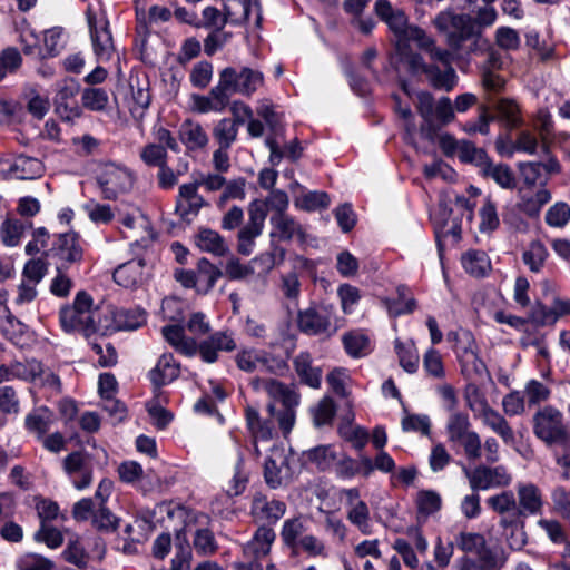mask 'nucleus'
<instances>
[{"instance_id": "1", "label": "nucleus", "mask_w": 570, "mask_h": 570, "mask_svg": "<svg viewBox=\"0 0 570 570\" xmlns=\"http://www.w3.org/2000/svg\"><path fill=\"white\" fill-rule=\"evenodd\" d=\"M498 18L493 7H482L473 19L466 13H455L452 9L439 12L433 24L439 32L444 33L446 45L459 52L481 53L489 47L482 29L491 27Z\"/></svg>"}, {"instance_id": "2", "label": "nucleus", "mask_w": 570, "mask_h": 570, "mask_svg": "<svg viewBox=\"0 0 570 570\" xmlns=\"http://www.w3.org/2000/svg\"><path fill=\"white\" fill-rule=\"evenodd\" d=\"M102 309L95 308L90 295L86 292L77 293L73 303L60 309V326L66 333H82L86 337L99 332L98 321Z\"/></svg>"}, {"instance_id": "3", "label": "nucleus", "mask_w": 570, "mask_h": 570, "mask_svg": "<svg viewBox=\"0 0 570 570\" xmlns=\"http://www.w3.org/2000/svg\"><path fill=\"white\" fill-rule=\"evenodd\" d=\"M255 14V23H261V8L256 0H227L222 12L215 7H206L203 10V23L205 28L222 31L226 23H239L249 21L250 14Z\"/></svg>"}, {"instance_id": "4", "label": "nucleus", "mask_w": 570, "mask_h": 570, "mask_svg": "<svg viewBox=\"0 0 570 570\" xmlns=\"http://www.w3.org/2000/svg\"><path fill=\"white\" fill-rule=\"evenodd\" d=\"M533 433L549 448L570 450V429L564 423L563 414L546 406L533 416Z\"/></svg>"}, {"instance_id": "5", "label": "nucleus", "mask_w": 570, "mask_h": 570, "mask_svg": "<svg viewBox=\"0 0 570 570\" xmlns=\"http://www.w3.org/2000/svg\"><path fill=\"white\" fill-rule=\"evenodd\" d=\"M376 14L389 26L395 35V68L399 70V62L403 61L405 56L412 53L409 41H414L413 30H422L416 26L407 23V17L402 10L393 9L387 0H377L375 3Z\"/></svg>"}, {"instance_id": "6", "label": "nucleus", "mask_w": 570, "mask_h": 570, "mask_svg": "<svg viewBox=\"0 0 570 570\" xmlns=\"http://www.w3.org/2000/svg\"><path fill=\"white\" fill-rule=\"evenodd\" d=\"M219 87L229 98L233 94L252 96L264 85V75L259 70L249 67L236 69L226 67L219 72Z\"/></svg>"}, {"instance_id": "7", "label": "nucleus", "mask_w": 570, "mask_h": 570, "mask_svg": "<svg viewBox=\"0 0 570 570\" xmlns=\"http://www.w3.org/2000/svg\"><path fill=\"white\" fill-rule=\"evenodd\" d=\"M147 321L146 312L140 307L102 309L98 321V330L101 335H109L118 331H135Z\"/></svg>"}, {"instance_id": "8", "label": "nucleus", "mask_w": 570, "mask_h": 570, "mask_svg": "<svg viewBox=\"0 0 570 570\" xmlns=\"http://www.w3.org/2000/svg\"><path fill=\"white\" fill-rule=\"evenodd\" d=\"M400 65H404L413 75L424 73L430 83L436 89L450 91L458 81L456 72L452 67L441 70L438 66L426 65L423 58L415 52L405 56L403 61L399 62Z\"/></svg>"}, {"instance_id": "9", "label": "nucleus", "mask_w": 570, "mask_h": 570, "mask_svg": "<svg viewBox=\"0 0 570 570\" xmlns=\"http://www.w3.org/2000/svg\"><path fill=\"white\" fill-rule=\"evenodd\" d=\"M473 492L495 488H507L512 482V475L504 465H478L474 469H463Z\"/></svg>"}, {"instance_id": "10", "label": "nucleus", "mask_w": 570, "mask_h": 570, "mask_svg": "<svg viewBox=\"0 0 570 570\" xmlns=\"http://www.w3.org/2000/svg\"><path fill=\"white\" fill-rule=\"evenodd\" d=\"M97 181L104 197L115 199L131 188L134 178L127 167L115 163H106L99 168Z\"/></svg>"}, {"instance_id": "11", "label": "nucleus", "mask_w": 570, "mask_h": 570, "mask_svg": "<svg viewBox=\"0 0 570 570\" xmlns=\"http://www.w3.org/2000/svg\"><path fill=\"white\" fill-rule=\"evenodd\" d=\"M337 498L344 504L348 522L358 529L362 534L372 533L371 513L367 503L362 500L357 488H344L337 492Z\"/></svg>"}, {"instance_id": "12", "label": "nucleus", "mask_w": 570, "mask_h": 570, "mask_svg": "<svg viewBox=\"0 0 570 570\" xmlns=\"http://www.w3.org/2000/svg\"><path fill=\"white\" fill-rule=\"evenodd\" d=\"M266 220V209L259 200H254L248 207V220L237 235V250L244 256L254 252L255 239L263 233Z\"/></svg>"}, {"instance_id": "13", "label": "nucleus", "mask_w": 570, "mask_h": 570, "mask_svg": "<svg viewBox=\"0 0 570 570\" xmlns=\"http://www.w3.org/2000/svg\"><path fill=\"white\" fill-rule=\"evenodd\" d=\"M239 370L245 372H254L257 368L274 374H282L286 368V362L279 357L256 348H244L239 351L235 357Z\"/></svg>"}, {"instance_id": "14", "label": "nucleus", "mask_w": 570, "mask_h": 570, "mask_svg": "<svg viewBox=\"0 0 570 570\" xmlns=\"http://www.w3.org/2000/svg\"><path fill=\"white\" fill-rule=\"evenodd\" d=\"M119 222L120 233L124 238L131 240V246L147 247L155 239L149 219L139 210L124 215Z\"/></svg>"}, {"instance_id": "15", "label": "nucleus", "mask_w": 570, "mask_h": 570, "mask_svg": "<svg viewBox=\"0 0 570 570\" xmlns=\"http://www.w3.org/2000/svg\"><path fill=\"white\" fill-rule=\"evenodd\" d=\"M332 313L326 307H308L297 316L298 328L308 335L331 336L336 332Z\"/></svg>"}, {"instance_id": "16", "label": "nucleus", "mask_w": 570, "mask_h": 570, "mask_svg": "<svg viewBox=\"0 0 570 570\" xmlns=\"http://www.w3.org/2000/svg\"><path fill=\"white\" fill-rule=\"evenodd\" d=\"M87 18L95 55L101 61L111 59L115 48L108 20L94 16L90 10L87 11Z\"/></svg>"}, {"instance_id": "17", "label": "nucleus", "mask_w": 570, "mask_h": 570, "mask_svg": "<svg viewBox=\"0 0 570 570\" xmlns=\"http://www.w3.org/2000/svg\"><path fill=\"white\" fill-rule=\"evenodd\" d=\"M521 179L527 186H544L549 177L560 173L561 166L554 157L546 161H522L518 165Z\"/></svg>"}, {"instance_id": "18", "label": "nucleus", "mask_w": 570, "mask_h": 570, "mask_svg": "<svg viewBox=\"0 0 570 570\" xmlns=\"http://www.w3.org/2000/svg\"><path fill=\"white\" fill-rule=\"evenodd\" d=\"M412 36L419 48L426 51L432 60L440 61L445 68L452 67L451 63L455 59H468L471 55L478 52H459L448 45L449 49L440 48L435 45V40L426 35L424 30H413Z\"/></svg>"}, {"instance_id": "19", "label": "nucleus", "mask_w": 570, "mask_h": 570, "mask_svg": "<svg viewBox=\"0 0 570 570\" xmlns=\"http://www.w3.org/2000/svg\"><path fill=\"white\" fill-rule=\"evenodd\" d=\"M487 504L501 517V527L507 529L508 525L520 524V509L518 508V502L512 491H502L489 497Z\"/></svg>"}, {"instance_id": "20", "label": "nucleus", "mask_w": 570, "mask_h": 570, "mask_svg": "<svg viewBox=\"0 0 570 570\" xmlns=\"http://www.w3.org/2000/svg\"><path fill=\"white\" fill-rule=\"evenodd\" d=\"M286 511V504L279 500H268L265 495L256 494L250 505L253 519L263 524L276 523Z\"/></svg>"}, {"instance_id": "21", "label": "nucleus", "mask_w": 570, "mask_h": 570, "mask_svg": "<svg viewBox=\"0 0 570 570\" xmlns=\"http://www.w3.org/2000/svg\"><path fill=\"white\" fill-rule=\"evenodd\" d=\"M518 508L520 509L521 520L527 515H538L542 512L543 497L541 490L531 482L518 483Z\"/></svg>"}, {"instance_id": "22", "label": "nucleus", "mask_w": 570, "mask_h": 570, "mask_svg": "<svg viewBox=\"0 0 570 570\" xmlns=\"http://www.w3.org/2000/svg\"><path fill=\"white\" fill-rule=\"evenodd\" d=\"M289 468L287 458L284 451L279 448L273 446L271 449V455L264 464V476L266 483L276 489L288 478Z\"/></svg>"}, {"instance_id": "23", "label": "nucleus", "mask_w": 570, "mask_h": 570, "mask_svg": "<svg viewBox=\"0 0 570 570\" xmlns=\"http://www.w3.org/2000/svg\"><path fill=\"white\" fill-rule=\"evenodd\" d=\"M334 471L337 478L342 480H351L357 474L365 478L370 476L374 471V466L372 460L367 456L354 460L347 455H338L334 465Z\"/></svg>"}, {"instance_id": "24", "label": "nucleus", "mask_w": 570, "mask_h": 570, "mask_svg": "<svg viewBox=\"0 0 570 570\" xmlns=\"http://www.w3.org/2000/svg\"><path fill=\"white\" fill-rule=\"evenodd\" d=\"M255 386L263 390L272 400L281 402L283 407L297 406L299 403V395L295 389L279 381L273 379L256 381Z\"/></svg>"}, {"instance_id": "25", "label": "nucleus", "mask_w": 570, "mask_h": 570, "mask_svg": "<svg viewBox=\"0 0 570 570\" xmlns=\"http://www.w3.org/2000/svg\"><path fill=\"white\" fill-rule=\"evenodd\" d=\"M255 386L263 390L272 400L281 402L283 407L297 406L299 403V395L295 389L279 381L273 379L256 381Z\"/></svg>"}, {"instance_id": "26", "label": "nucleus", "mask_w": 570, "mask_h": 570, "mask_svg": "<svg viewBox=\"0 0 570 570\" xmlns=\"http://www.w3.org/2000/svg\"><path fill=\"white\" fill-rule=\"evenodd\" d=\"M274 540L275 532L272 528L259 527L253 539L244 546V557L247 559H261L267 556Z\"/></svg>"}, {"instance_id": "27", "label": "nucleus", "mask_w": 570, "mask_h": 570, "mask_svg": "<svg viewBox=\"0 0 570 570\" xmlns=\"http://www.w3.org/2000/svg\"><path fill=\"white\" fill-rule=\"evenodd\" d=\"M179 139L187 150L204 149L209 141L208 135L199 122L185 120L179 127Z\"/></svg>"}, {"instance_id": "28", "label": "nucleus", "mask_w": 570, "mask_h": 570, "mask_svg": "<svg viewBox=\"0 0 570 570\" xmlns=\"http://www.w3.org/2000/svg\"><path fill=\"white\" fill-rule=\"evenodd\" d=\"M55 422V414L47 406H39L29 412L24 417L26 430L35 435L37 440L43 439V435L50 430Z\"/></svg>"}, {"instance_id": "29", "label": "nucleus", "mask_w": 570, "mask_h": 570, "mask_svg": "<svg viewBox=\"0 0 570 570\" xmlns=\"http://www.w3.org/2000/svg\"><path fill=\"white\" fill-rule=\"evenodd\" d=\"M271 224L275 229L271 236H277L282 240H305V232L303 226L293 217L286 214L273 215L271 217Z\"/></svg>"}, {"instance_id": "30", "label": "nucleus", "mask_w": 570, "mask_h": 570, "mask_svg": "<svg viewBox=\"0 0 570 570\" xmlns=\"http://www.w3.org/2000/svg\"><path fill=\"white\" fill-rule=\"evenodd\" d=\"M193 109L200 114L222 112L229 104L228 97L219 85L212 88L208 96L193 95Z\"/></svg>"}, {"instance_id": "31", "label": "nucleus", "mask_w": 570, "mask_h": 570, "mask_svg": "<svg viewBox=\"0 0 570 570\" xmlns=\"http://www.w3.org/2000/svg\"><path fill=\"white\" fill-rule=\"evenodd\" d=\"M161 334L177 352L191 356L197 352V343L185 335V330L179 324H169L161 328Z\"/></svg>"}, {"instance_id": "32", "label": "nucleus", "mask_w": 570, "mask_h": 570, "mask_svg": "<svg viewBox=\"0 0 570 570\" xmlns=\"http://www.w3.org/2000/svg\"><path fill=\"white\" fill-rule=\"evenodd\" d=\"M145 262L132 259L118 266L114 272L115 282L126 288L134 287L144 279Z\"/></svg>"}, {"instance_id": "33", "label": "nucleus", "mask_w": 570, "mask_h": 570, "mask_svg": "<svg viewBox=\"0 0 570 570\" xmlns=\"http://www.w3.org/2000/svg\"><path fill=\"white\" fill-rule=\"evenodd\" d=\"M179 365L171 354H163L156 366L149 372L150 381L156 386H163L178 377Z\"/></svg>"}, {"instance_id": "34", "label": "nucleus", "mask_w": 570, "mask_h": 570, "mask_svg": "<svg viewBox=\"0 0 570 570\" xmlns=\"http://www.w3.org/2000/svg\"><path fill=\"white\" fill-rule=\"evenodd\" d=\"M196 245L200 250L214 256H225L229 252L225 238L210 228H199L196 235Z\"/></svg>"}, {"instance_id": "35", "label": "nucleus", "mask_w": 570, "mask_h": 570, "mask_svg": "<svg viewBox=\"0 0 570 570\" xmlns=\"http://www.w3.org/2000/svg\"><path fill=\"white\" fill-rule=\"evenodd\" d=\"M479 419L483 425L499 435L505 444L514 443L515 435L513 429L510 426L505 417L497 410L490 407L489 410H485Z\"/></svg>"}, {"instance_id": "36", "label": "nucleus", "mask_w": 570, "mask_h": 570, "mask_svg": "<svg viewBox=\"0 0 570 570\" xmlns=\"http://www.w3.org/2000/svg\"><path fill=\"white\" fill-rule=\"evenodd\" d=\"M342 341L346 353L351 357H364L372 351L371 338L363 330L346 332L343 335Z\"/></svg>"}, {"instance_id": "37", "label": "nucleus", "mask_w": 570, "mask_h": 570, "mask_svg": "<svg viewBox=\"0 0 570 570\" xmlns=\"http://www.w3.org/2000/svg\"><path fill=\"white\" fill-rule=\"evenodd\" d=\"M452 210L448 208L446 204L440 202L436 209L431 213V217L436 224V233L443 236L451 235L454 240L460 239L461 227L456 219L451 218Z\"/></svg>"}, {"instance_id": "38", "label": "nucleus", "mask_w": 570, "mask_h": 570, "mask_svg": "<svg viewBox=\"0 0 570 570\" xmlns=\"http://www.w3.org/2000/svg\"><path fill=\"white\" fill-rule=\"evenodd\" d=\"M294 368L301 381L313 389L321 385V370L312 365L311 354L301 352L294 358Z\"/></svg>"}, {"instance_id": "39", "label": "nucleus", "mask_w": 570, "mask_h": 570, "mask_svg": "<svg viewBox=\"0 0 570 570\" xmlns=\"http://www.w3.org/2000/svg\"><path fill=\"white\" fill-rule=\"evenodd\" d=\"M394 350L399 358L400 366L407 373L414 374L419 368L420 356L413 341H394Z\"/></svg>"}, {"instance_id": "40", "label": "nucleus", "mask_w": 570, "mask_h": 570, "mask_svg": "<svg viewBox=\"0 0 570 570\" xmlns=\"http://www.w3.org/2000/svg\"><path fill=\"white\" fill-rule=\"evenodd\" d=\"M43 170L42 163L37 158L24 155L13 157V179H36Z\"/></svg>"}, {"instance_id": "41", "label": "nucleus", "mask_w": 570, "mask_h": 570, "mask_svg": "<svg viewBox=\"0 0 570 570\" xmlns=\"http://www.w3.org/2000/svg\"><path fill=\"white\" fill-rule=\"evenodd\" d=\"M56 254L67 263L79 262L82 249L75 234L65 233L58 236L55 247Z\"/></svg>"}, {"instance_id": "42", "label": "nucleus", "mask_w": 570, "mask_h": 570, "mask_svg": "<svg viewBox=\"0 0 570 570\" xmlns=\"http://www.w3.org/2000/svg\"><path fill=\"white\" fill-rule=\"evenodd\" d=\"M338 453L333 445H318L304 452L306 461L316 465L321 471L334 468Z\"/></svg>"}, {"instance_id": "43", "label": "nucleus", "mask_w": 570, "mask_h": 570, "mask_svg": "<svg viewBox=\"0 0 570 570\" xmlns=\"http://www.w3.org/2000/svg\"><path fill=\"white\" fill-rule=\"evenodd\" d=\"M197 293L207 294L222 276V272L207 258H200L197 264Z\"/></svg>"}, {"instance_id": "44", "label": "nucleus", "mask_w": 570, "mask_h": 570, "mask_svg": "<svg viewBox=\"0 0 570 570\" xmlns=\"http://www.w3.org/2000/svg\"><path fill=\"white\" fill-rule=\"evenodd\" d=\"M246 423L254 439V446L256 453L258 448L256 445L258 440L267 441L273 436V426L268 422H263L259 417L258 411L252 406L246 409Z\"/></svg>"}, {"instance_id": "45", "label": "nucleus", "mask_w": 570, "mask_h": 570, "mask_svg": "<svg viewBox=\"0 0 570 570\" xmlns=\"http://www.w3.org/2000/svg\"><path fill=\"white\" fill-rule=\"evenodd\" d=\"M550 199L551 195L544 188H541L531 195L521 188L519 208L528 216H537L540 213L542 206Z\"/></svg>"}, {"instance_id": "46", "label": "nucleus", "mask_w": 570, "mask_h": 570, "mask_svg": "<svg viewBox=\"0 0 570 570\" xmlns=\"http://www.w3.org/2000/svg\"><path fill=\"white\" fill-rule=\"evenodd\" d=\"M462 266L472 276H484L491 268L488 255L482 250H469L462 255Z\"/></svg>"}, {"instance_id": "47", "label": "nucleus", "mask_w": 570, "mask_h": 570, "mask_svg": "<svg viewBox=\"0 0 570 570\" xmlns=\"http://www.w3.org/2000/svg\"><path fill=\"white\" fill-rule=\"evenodd\" d=\"M445 431L450 442H456L471 431V422L469 414L456 411L449 414Z\"/></svg>"}, {"instance_id": "48", "label": "nucleus", "mask_w": 570, "mask_h": 570, "mask_svg": "<svg viewBox=\"0 0 570 570\" xmlns=\"http://www.w3.org/2000/svg\"><path fill=\"white\" fill-rule=\"evenodd\" d=\"M549 257L548 248L540 242H532L522 254L523 263L533 273H540Z\"/></svg>"}, {"instance_id": "49", "label": "nucleus", "mask_w": 570, "mask_h": 570, "mask_svg": "<svg viewBox=\"0 0 570 570\" xmlns=\"http://www.w3.org/2000/svg\"><path fill=\"white\" fill-rule=\"evenodd\" d=\"M497 118L508 128H515L521 124L520 109L515 101L502 98L495 104Z\"/></svg>"}, {"instance_id": "50", "label": "nucleus", "mask_w": 570, "mask_h": 570, "mask_svg": "<svg viewBox=\"0 0 570 570\" xmlns=\"http://www.w3.org/2000/svg\"><path fill=\"white\" fill-rule=\"evenodd\" d=\"M475 556L474 562L478 564V570H501L505 562L503 554L487 543Z\"/></svg>"}, {"instance_id": "51", "label": "nucleus", "mask_w": 570, "mask_h": 570, "mask_svg": "<svg viewBox=\"0 0 570 570\" xmlns=\"http://www.w3.org/2000/svg\"><path fill=\"white\" fill-rule=\"evenodd\" d=\"M482 169L485 176L491 177L502 188L514 187V175L508 165H493L488 159Z\"/></svg>"}, {"instance_id": "52", "label": "nucleus", "mask_w": 570, "mask_h": 570, "mask_svg": "<svg viewBox=\"0 0 570 570\" xmlns=\"http://www.w3.org/2000/svg\"><path fill=\"white\" fill-rule=\"evenodd\" d=\"M415 503L421 515L430 517L442 507L441 495L433 490H421L416 494Z\"/></svg>"}, {"instance_id": "53", "label": "nucleus", "mask_w": 570, "mask_h": 570, "mask_svg": "<svg viewBox=\"0 0 570 570\" xmlns=\"http://www.w3.org/2000/svg\"><path fill=\"white\" fill-rule=\"evenodd\" d=\"M238 135V126L232 119H220L213 129V136L223 148H230Z\"/></svg>"}, {"instance_id": "54", "label": "nucleus", "mask_w": 570, "mask_h": 570, "mask_svg": "<svg viewBox=\"0 0 570 570\" xmlns=\"http://www.w3.org/2000/svg\"><path fill=\"white\" fill-rule=\"evenodd\" d=\"M406 287L400 286L397 288L399 299H383L384 306L386 307L391 316H400L403 314H410L415 309L416 303L413 297H405Z\"/></svg>"}, {"instance_id": "55", "label": "nucleus", "mask_w": 570, "mask_h": 570, "mask_svg": "<svg viewBox=\"0 0 570 570\" xmlns=\"http://www.w3.org/2000/svg\"><path fill=\"white\" fill-rule=\"evenodd\" d=\"M423 370L425 374L434 380L445 377V367L442 355L435 348H429L423 355Z\"/></svg>"}, {"instance_id": "56", "label": "nucleus", "mask_w": 570, "mask_h": 570, "mask_svg": "<svg viewBox=\"0 0 570 570\" xmlns=\"http://www.w3.org/2000/svg\"><path fill=\"white\" fill-rule=\"evenodd\" d=\"M12 363L16 380L33 382L42 374V364L35 358L23 362L14 361Z\"/></svg>"}, {"instance_id": "57", "label": "nucleus", "mask_w": 570, "mask_h": 570, "mask_svg": "<svg viewBox=\"0 0 570 570\" xmlns=\"http://www.w3.org/2000/svg\"><path fill=\"white\" fill-rule=\"evenodd\" d=\"M108 101V94L102 88H86L81 95L82 106L92 111L104 110Z\"/></svg>"}, {"instance_id": "58", "label": "nucleus", "mask_w": 570, "mask_h": 570, "mask_svg": "<svg viewBox=\"0 0 570 570\" xmlns=\"http://www.w3.org/2000/svg\"><path fill=\"white\" fill-rule=\"evenodd\" d=\"M462 373L466 377L482 376L487 368L485 364L473 350H465L460 356Z\"/></svg>"}, {"instance_id": "59", "label": "nucleus", "mask_w": 570, "mask_h": 570, "mask_svg": "<svg viewBox=\"0 0 570 570\" xmlns=\"http://www.w3.org/2000/svg\"><path fill=\"white\" fill-rule=\"evenodd\" d=\"M22 63V57L18 49L8 47L0 52V80L16 72Z\"/></svg>"}, {"instance_id": "60", "label": "nucleus", "mask_w": 570, "mask_h": 570, "mask_svg": "<svg viewBox=\"0 0 570 570\" xmlns=\"http://www.w3.org/2000/svg\"><path fill=\"white\" fill-rule=\"evenodd\" d=\"M456 156L463 163H471L482 167L487 164L488 155L482 148L475 147L474 144L468 140H461Z\"/></svg>"}, {"instance_id": "61", "label": "nucleus", "mask_w": 570, "mask_h": 570, "mask_svg": "<svg viewBox=\"0 0 570 570\" xmlns=\"http://www.w3.org/2000/svg\"><path fill=\"white\" fill-rule=\"evenodd\" d=\"M456 546L465 553L476 554L487 543L485 538L475 532H460L455 537Z\"/></svg>"}, {"instance_id": "62", "label": "nucleus", "mask_w": 570, "mask_h": 570, "mask_svg": "<svg viewBox=\"0 0 570 570\" xmlns=\"http://www.w3.org/2000/svg\"><path fill=\"white\" fill-rule=\"evenodd\" d=\"M18 570H52L53 562L37 553H24L16 561Z\"/></svg>"}, {"instance_id": "63", "label": "nucleus", "mask_w": 570, "mask_h": 570, "mask_svg": "<svg viewBox=\"0 0 570 570\" xmlns=\"http://www.w3.org/2000/svg\"><path fill=\"white\" fill-rule=\"evenodd\" d=\"M336 412L334 401L330 397H323L312 410L314 424L323 426L331 424Z\"/></svg>"}, {"instance_id": "64", "label": "nucleus", "mask_w": 570, "mask_h": 570, "mask_svg": "<svg viewBox=\"0 0 570 570\" xmlns=\"http://www.w3.org/2000/svg\"><path fill=\"white\" fill-rule=\"evenodd\" d=\"M553 511L570 521V490L563 487H557L551 492Z\"/></svg>"}]
</instances>
